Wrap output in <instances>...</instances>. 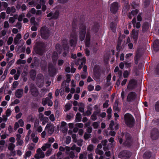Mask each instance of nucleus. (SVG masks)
Here are the masks:
<instances>
[{"label":"nucleus","mask_w":159,"mask_h":159,"mask_svg":"<svg viewBox=\"0 0 159 159\" xmlns=\"http://www.w3.org/2000/svg\"><path fill=\"white\" fill-rule=\"evenodd\" d=\"M125 120L127 126L131 127L134 122V119L133 116L129 114H126L125 115Z\"/></svg>","instance_id":"f257e3e1"},{"label":"nucleus","mask_w":159,"mask_h":159,"mask_svg":"<svg viewBox=\"0 0 159 159\" xmlns=\"http://www.w3.org/2000/svg\"><path fill=\"white\" fill-rule=\"evenodd\" d=\"M50 31L46 27H42L40 30V34L42 38L44 39H47L50 35Z\"/></svg>","instance_id":"f03ea898"},{"label":"nucleus","mask_w":159,"mask_h":159,"mask_svg":"<svg viewBox=\"0 0 159 159\" xmlns=\"http://www.w3.org/2000/svg\"><path fill=\"white\" fill-rule=\"evenodd\" d=\"M77 59L78 62H75V64L76 65H78L79 64V62L80 61L81 62V65L78 67V69L80 70L82 66H84V63L85 62L86 59L85 57L82 55V54L80 52L78 53L77 54Z\"/></svg>","instance_id":"7ed1b4c3"},{"label":"nucleus","mask_w":159,"mask_h":159,"mask_svg":"<svg viewBox=\"0 0 159 159\" xmlns=\"http://www.w3.org/2000/svg\"><path fill=\"white\" fill-rule=\"evenodd\" d=\"M48 97H47L45 98H43L42 101V104L45 106L47 104L49 106L51 107L52 106L53 103L50 99L52 98V93H49L48 95Z\"/></svg>","instance_id":"20e7f679"},{"label":"nucleus","mask_w":159,"mask_h":159,"mask_svg":"<svg viewBox=\"0 0 159 159\" xmlns=\"http://www.w3.org/2000/svg\"><path fill=\"white\" fill-rule=\"evenodd\" d=\"M86 28L84 25H82L80 27L79 38L81 41L84 39L85 34Z\"/></svg>","instance_id":"39448f33"},{"label":"nucleus","mask_w":159,"mask_h":159,"mask_svg":"<svg viewBox=\"0 0 159 159\" xmlns=\"http://www.w3.org/2000/svg\"><path fill=\"white\" fill-rule=\"evenodd\" d=\"M45 130L48 134H52L54 131L53 125L51 123L47 124L45 128Z\"/></svg>","instance_id":"423d86ee"},{"label":"nucleus","mask_w":159,"mask_h":159,"mask_svg":"<svg viewBox=\"0 0 159 159\" xmlns=\"http://www.w3.org/2000/svg\"><path fill=\"white\" fill-rule=\"evenodd\" d=\"M45 157V154L43 152L40 148L37 149L36 151V153L35 155V158L36 159H39L40 158H43Z\"/></svg>","instance_id":"0eeeda50"},{"label":"nucleus","mask_w":159,"mask_h":159,"mask_svg":"<svg viewBox=\"0 0 159 159\" xmlns=\"http://www.w3.org/2000/svg\"><path fill=\"white\" fill-rule=\"evenodd\" d=\"M65 149L67 151H69L70 150H75L77 152H80L81 148L79 147H77L75 144H73L71 148L68 147H65Z\"/></svg>","instance_id":"6e6552de"},{"label":"nucleus","mask_w":159,"mask_h":159,"mask_svg":"<svg viewBox=\"0 0 159 159\" xmlns=\"http://www.w3.org/2000/svg\"><path fill=\"white\" fill-rule=\"evenodd\" d=\"M131 156V153L127 151H124L120 152L119 155V157H125V158H129Z\"/></svg>","instance_id":"1a4fd4ad"},{"label":"nucleus","mask_w":159,"mask_h":159,"mask_svg":"<svg viewBox=\"0 0 159 159\" xmlns=\"http://www.w3.org/2000/svg\"><path fill=\"white\" fill-rule=\"evenodd\" d=\"M118 4L116 2L113 3L111 5V11L112 13H116L118 9Z\"/></svg>","instance_id":"9d476101"},{"label":"nucleus","mask_w":159,"mask_h":159,"mask_svg":"<svg viewBox=\"0 0 159 159\" xmlns=\"http://www.w3.org/2000/svg\"><path fill=\"white\" fill-rule=\"evenodd\" d=\"M48 71L49 74L51 76H53L56 73V68L51 64L49 65Z\"/></svg>","instance_id":"9b49d317"},{"label":"nucleus","mask_w":159,"mask_h":159,"mask_svg":"<svg viewBox=\"0 0 159 159\" xmlns=\"http://www.w3.org/2000/svg\"><path fill=\"white\" fill-rule=\"evenodd\" d=\"M71 39L70 41V44L71 46H73L74 47H75V46L76 43L77 36L75 35H73L72 34L71 35Z\"/></svg>","instance_id":"f8f14e48"},{"label":"nucleus","mask_w":159,"mask_h":159,"mask_svg":"<svg viewBox=\"0 0 159 159\" xmlns=\"http://www.w3.org/2000/svg\"><path fill=\"white\" fill-rule=\"evenodd\" d=\"M24 125V123L23 120L22 119H20L19 120L18 122H16L15 123L14 125V129L16 130L18 128L19 126L23 127Z\"/></svg>","instance_id":"ddd939ff"},{"label":"nucleus","mask_w":159,"mask_h":159,"mask_svg":"<svg viewBox=\"0 0 159 159\" xmlns=\"http://www.w3.org/2000/svg\"><path fill=\"white\" fill-rule=\"evenodd\" d=\"M138 30H135L134 29L132 31V36L134 39L135 42H136L137 40L138 36Z\"/></svg>","instance_id":"4468645a"},{"label":"nucleus","mask_w":159,"mask_h":159,"mask_svg":"<svg viewBox=\"0 0 159 159\" xmlns=\"http://www.w3.org/2000/svg\"><path fill=\"white\" fill-rule=\"evenodd\" d=\"M32 95L34 96L38 95L39 93L36 88L34 86H32L30 90Z\"/></svg>","instance_id":"2eb2a0df"},{"label":"nucleus","mask_w":159,"mask_h":159,"mask_svg":"<svg viewBox=\"0 0 159 159\" xmlns=\"http://www.w3.org/2000/svg\"><path fill=\"white\" fill-rule=\"evenodd\" d=\"M153 46L155 51H157L159 50V40L158 39H156L154 41Z\"/></svg>","instance_id":"dca6fc26"},{"label":"nucleus","mask_w":159,"mask_h":159,"mask_svg":"<svg viewBox=\"0 0 159 159\" xmlns=\"http://www.w3.org/2000/svg\"><path fill=\"white\" fill-rule=\"evenodd\" d=\"M135 98V94L134 92H132L130 93L128 95L127 100L128 101H131L134 100Z\"/></svg>","instance_id":"f3484780"},{"label":"nucleus","mask_w":159,"mask_h":159,"mask_svg":"<svg viewBox=\"0 0 159 159\" xmlns=\"http://www.w3.org/2000/svg\"><path fill=\"white\" fill-rule=\"evenodd\" d=\"M159 132L158 130L156 129L152 131L151 134L152 138L154 139H156L158 138Z\"/></svg>","instance_id":"a211bd4d"},{"label":"nucleus","mask_w":159,"mask_h":159,"mask_svg":"<svg viewBox=\"0 0 159 159\" xmlns=\"http://www.w3.org/2000/svg\"><path fill=\"white\" fill-rule=\"evenodd\" d=\"M66 123L64 121L62 122L61 124V128L62 132L65 133L67 131V128L66 126Z\"/></svg>","instance_id":"6ab92c4d"},{"label":"nucleus","mask_w":159,"mask_h":159,"mask_svg":"<svg viewBox=\"0 0 159 159\" xmlns=\"http://www.w3.org/2000/svg\"><path fill=\"white\" fill-rule=\"evenodd\" d=\"M39 117L40 119L42 120L43 121L42 124L43 125H45L48 121V118L47 117H44V116L41 114H39Z\"/></svg>","instance_id":"aec40b11"},{"label":"nucleus","mask_w":159,"mask_h":159,"mask_svg":"<svg viewBox=\"0 0 159 159\" xmlns=\"http://www.w3.org/2000/svg\"><path fill=\"white\" fill-rule=\"evenodd\" d=\"M21 38V34L19 33L17 34L14 39V42L15 44H16L19 43V40Z\"/></svg>","instance_id":"412c9836"},{"label":"nucleus","mask_w":159,"mask_h":159,"mask_svg":"<svg viewBox=\"0 0 159 159\" xmlns=\"http://www.w3.org/2000/svg\"><path fill=\"white\" fill-rule=\"evenodd\" d=\"M52 60L54 65L56 64V61L58 58V55L57 52H54L52 55Z\"/></svg>","instance_id":"4be33fe9"},{"label":"nucleus","mask_w":159,"mask_h":159,"mask_svg":"<svg viewBox=\"0 0 159 159\" xmlns=\"http://www.w3.org/2000/svg\"><path fill=\"white\" fill-rule=\"evenodd\" d=\"M23 93V90L22 89H17L16 91V96L18 98H20L22 96Z\"/></svg>","instance_id":"5701e85b"},{"label":"nucleus","mask_w":159,"mask_h":159,"mask_svg":"<svg viewBox=\"0 0 159 159\" xmlns=\"http://www.w3.org/2000/svg\"><path fill=\"white\" fill-rule=\"evenodd\" d=\"M125 137L126 139V141L125 142V144L126 145H128L129 142L128 141H129L130 138V134L128 133H126L123 135V137Z\"/></svg>","instance_id":"b1692460"},{"label":"nucleus","mask_w":159,"mask_h":159,"mask_svg":"<svg viewBox=\"0 0 159 159\" xmlns=\"http://www.w3.org/2000/svg\"><path fill=\"white\" fill-rule=\"evenodd\" d=\"M90 39V35L88 33H87L86 37V46L87 47L89 46V41Z\"/></svg>","instance_id":"393cba45"},{"label":"nucleus","mask_w":159,"mask_h":159,"mask_svg":"<svg viewBox=\"0 0 159 159\" xmlns=\"http://www.w3.org/2000/svg\"><path fill=\"white\" fill-rule=\"evenodd\" d=\"M135 21L136 19L135 18H134L132 21L134 26V27H136L137 29H139L140 28V22H139L135 23Z\"/></svg>","instance_id":"a878e982"},{"label":"nucleus","mask_w":159,"mask_h":159,"mask_svg":"<svg viewBox=\"0 0 159 159\" xmlns=\"http://www.w3.org/2000/svg\"><path fill=\"white\" fill-rule=\"evenodd\" d=\"M99 113L98 111H96L94 112L93 114L91 116V119L93 120H96L97 119V116Z\"/></svg>","instance_id":"bb28decb"},{"label":"nucleus","mask_w":159,"mask_h":159,"mask_svg":"<svg viewBox=\"0 0 159 159\" xmlns=\"http://www.w3.org/2000/svg\"><path fill=\"white\" fill-rule=\"evenodd\" d=\"M51 146V144L48 143L45 144L43 146H42L41 148L43 150L45 151L46 150L47 148H49Z\"/></svg>","instance_id":"cd10ccee"},{"label":"nucleus","mask_w":159,"mask_h":159,"mask_svg":"<svg viewBox=\"0 0 159 159\" xmlns=\"http://www.w3.org/2000/svg\"><path fill=\"white\" fill-rule=\"evenodd\" d=\"M79 106V111L81 112H84V109L85 107L84 104L83 103H80Z\"/></svg>","instance_id":"c85d7f7f"},{"label":"nucleus","mask_w":159,"mask_h":159,"mask_svg":"<svg viewBox=\"0 0 159 159\" xmlns=\"http://www.w3.org/2000/svg\"><path fill=\"white\" fill-rule=\"evenodd\" d=\"M82 117L81 114L79 113H77L76 115V117L75 120L76 122H79L81 121Z\"/></svg>","instance_id":"c756f323"},{"label":"nucleus","mask_w":159,"mask_h":159,"mask_svg":"<svg viewBox=\"0 0 159 159\" xmlns=\"http://www.w3.org/2000/svg\"><path fill=\"white\" fill-rule=\"evenodd\" d=\"M116 24V22H112L111 24V29L113 32H115L116 31L115 26Z\"/></svg>","instance_id":"7c9ffc66"},{"label":"nucleus","mask_w":159,"mask_h":159,"mask_svg":"<svg viewBox=\"0 0 159 159\" xmlns=\"http://www.w3.org/2000/svg\"><path fill=\"white\" fill-rule=\"evenodd\" d=\"M72 105L69 103H67L65 106L64 111H66L69 110L71 106Z\"/></svg>","instance_id":"2f4dec72"},{"label":"nucleus","mask_w":159,"mask_h":159,"mask_svg":"<svg viewBox=\"0 0 159 159\" xmlns=\"http://www.w3.org/2000/svg\"><path fill=\"white\" fill-rule=\"evenodd\" d=\"M56 50L60 54L61 53V49L60 48V45L59 44H57L56 45Z\"/></svg>","instance_id":"473e14b6"},{"label":"nucleus","mask_w":159,"mask_h":159,"mask_svg":"<svg viewBox=\"0 0 159 159\" xmlns=\"http://www.w3.org/2000/svg\"><path fill=\"white\" fill-rule=\"evenodd\" d=\"M149 28V24L147 22L144 23L143 25V30H146Z\"/></svg>","instance_id":"72a5a7b5"},{"label":"nucleus","mask_w":159,"mask_h":159,"mask_svg":"<svg viewBox=\"0 0 159 159\" xmlns=\"http://www.w3.org/2000/svg\"><path fill=\"white\" fill-rule=\"evenodd\" d=\"M151 156V154L150 152H147L144 153L143 155V157L146 159H148Z\"/></svg>","instance_id":"f704fd0d"},{"label":"nucleus","mask_w":159,"mask_h":159,"mask_svg":"<svg viewBox=\"0 0 159 159\" xmlns=\"http://www.w3.org/2000/svg\"><path fill=\"white\" fill-rule=\"evenodd\" d=\"M30 75L31 77L33 79H34L36 76L35 71L34 70H32L30 72Z\"/></svg>","instance_id":"c9c22d12"},{"label":"nucleus","mask_w":159,"mask_h":159,"mask_svg":"<svg viewBox=\"0 0 159 159\" xmlns=\"http://www.w3.org/2000/svg\"><path fill=\"white\" fill-rule=\"evenodd\" d=\"M7 32V30H2L1 31L0 30V38L2 36H5Z\"/></svg>","instance_id":"e433bc0d"},{"label":"nucleus","mask_w":159,"mask_h":159,"mask_svg":"<svg viewBox=\"0 0 159 159\" xmlns=\"http://www.w3.org/2000/svg\"><path fill=\"white\" fill-rule=\"evenodd\" d=\"M30 23L33 25H38V23L35 21V18L34 17H31L30 19Z\"/></svg>","instance_id":"4c0bfd02"},{"label":"nucleus","mask_w":159,"mask_h":159,"mask_svg":"<svg viewBox=\"0 0 159 159\" xmlns=\"http://www.w3.org/2000/svg\"><path fill=\"white\" fill-rule=\"evenodd\" d=\"M15 147V146L14 144L12 143H10L9 145L8 148L9 150L12 151L14 149Z\"/></svg>","instance_id":"58836bf2"},{"label":"nucleus","mask_w":159,"mask_h":159,"mask_svg":"<svg viewBox=\"0 0 159 159\" xmlns=\"http://www.w3.org/2000/svg\"><path fill=\"white\" fill-rule=\"evenodd\" d=\"M20 74V71L18 70L17 73L14 75V77L15 80H16L18 79Z\"/></svg>","instance_id":"ea45409f"},{"label":"nucleus","mask_w":159,"mask_h":159,"mask_svg":"<svg viewBox=\"0 0 159 159\" xmlns=\"http://www.w3.org/2000/svg\"><path fill=\"white\" fill-rule=\"evenodd\" d=\"M94 147L92 144L89 145L87 147V150L89 152H92L94 149Z\"/></svg>","instance_id":"a19ab883"},{"label":"nucleus","mask_w":159,"mask_h":159,"mask_svg":"<svg viewBox=\"0 0 159 159\" xmlns=\"http://www.w3.org/2000/svg\"><path fill=\"white\" fill-rule=\"evenodd\" d=\"M31 155V152L30 151H29L26 152L24 155V158L26 159L27 157H30Z\"/></svg>","instance_id":"79ce46f5"},{"label":"nucleus","mask_w":159,"mask_h":159,"mask_svg":"<svg viewBox=\"0 0 159 159\" xmlns=\"http://www.w3.org/2000/svg\"><path fill=\"white\" fill-rule=\"evenodd\" d=\"M34 146L35 145L33 143H31L28 145V147L29 150H33L34 149Z\"/></svg>","instance_id":"37998d69"},{"label":"nucleus","mask_w":159,"mask_h":159,"mask_svg":"<svg viewBox=\"0 0 159 159\" xmlns=\"http://www.w3.org/2000/svg\"><path fill=\"white\" fill-rule=\"evenodd\" d=\"M95 152L97 154H98L100 155H102L103 154V152L99 149L96 148L95 150Z\"/></svg>","instance_id":"c03bdc74"},{"label":"nucleus","mask_w":159,"mask_h":159,"mask_svg":"<svg viewBox=\"0 0 159 159\" xmlns=\"http://www.w3.org/2000/svg\"><path fill=\"white\" fill-rule=\"evenodd\" d=\"M18 84L19 83L17 81H14L13 84L12 90H14Z\"/></svg>","instance_id":"a18cd8bd"},{"label":"nucleus","mask_w":159,"mask_h":159,"mask_svg":"<svg viewBox=\"0 0 159 159\" xmlns=\"http://www.w3.org/2000/svg\"><path fill=\"white\" fill-rule=\"evenodd\" d=\"M13 40V38L12 37H10L7 40V43L8 45L11 44Z\"/></svg>","instance_id":"49530a36"},{"label":"nucleus","mask_w":159,"mask_h":159,"mask_svg":"<svg viewBox=\"0 0 159 159\" xmlns=\"http://www.w3.org/2000/svg\"><path fill=\"white\" fill-rule=\"evenodd\" d=\"M25 16V13H23L21 14L20 15L18 18V20L19 21H21L23 17H24Z\"/></svg>","instance_id":"de8ad7c7"},{"label":"nucleus","mask_w":159,"mask_h":159,"mask_svg":"<svg viewBox=\"0 0 159 159\" xmlns=\"http://www.w3.org/2000/svg\"><path fill=\"white\" fill-rule=\"evenodd\" d=\"M155 109L157 111L159 112V101L157 102L156 103Z\"/></svg>","instance_id":"09e8293b"},{"label":"nucleus","mask_w":159,"mask_h":159,"mask_svg":"<svg viewBox=\"0 0 159 159\" xmlns=\"http://www.w3.org/2000/svg\"><path fill=\"white\" fill-rule=\"evenodd\" d=\"M26 63V61L25 60H21L19 59L17 61V63L19 64H24Z\"/></svg>","instance_id":"8fccbe9b"},{"label":"nucleus","mask_w":159,"mask_h":159,"mask_svg":"<svg viewBox=\"0 0 159 159\" xmlns=\"http://www.w3.org/2000/svg\"><path fill=\"white\" fill-rule=\"evenodd\" d=\"M23 141L21 139L17 140L16 144L17 146L21 145L23 143Z\"/></svg>","instance_id":"3c124183"},{"label":"nucleus","mask_w":159,"mask_h":159,"mask_svg":"<svg viewBox=\"0 0 159 159\" xmlns=\"http://www.w3.org/2000/svg\"><path fill=\"white\" fill-rule=\"evenodd\" d=\"M88 75L87 72H83L81 75V77L82 79L85 78Z\"/></svg>","instance_id":"603ef678"},{"label":"nucleus","mask_w":159,"mask_h":159,"mask_svg":"<svg viewBox=\"0 0 159 159\" xmlns=\"http://www.w3.org/2000/svg\"><path fill=\"white\" fill-rule=\"evenodd\" d=\"M93 126L94 129H96L99 126V123L97 122H94L93 124Z\"/></svg>","instance_id":"864d4df0"},{"label":"nucleus","mask_w":159,"mask_h":159,"mask_svg":"<svg viewBox=\"0 0 159 159\" xmlns=\"http://www.w3.org/2000/svg\"><path fill=\"white\" fill-rule=\"evenodd\" d=\"M52 152V149H49L48 150L46 153V155L47 156H49L51 154Z\"/></svg>","instance_id":"5fc2aeb1"},{"label":"nucleus","mask_w":159,"mask_h":159,"mask_svg":"<svg viewBox=\"0 0 159 159\" xmlns=\"http://www.w3.org/2000/svg\"><path fill=\"white\" fill-rule=\"evenodd\" d=\"M129 72L127 71L126 70L123 73V76L124 78H127L128 77L129 75Z\"/></svg>","instance_id":"6e6d98bb"},{"label":"nucleus","mask_w":159,"mask_h":159,"mask_svg":"<svg viewBox=\"0 0 159 159\" xmlns=\"http://www.w3.org/2000/svg\"><path fill=\"white\" fill-rule=\"evenodd\" d=\"M37 2H35L34 0H32L31 2H29V4L30 6H35Z\"/></svg>","instance_id":"4d7b16f0"},{"label":"nucleus","mask_w":159,"mask_h":159,"mask_svg":"<svg viewBox=\"0 0 159 159\" xmlns=\"http://www.w3.org/2000/svg\"><path fill=\"white\" fill-rule=\"evenodd\" d=\"M138 12V10L137 9H135L131 11V14L133 15V16L136 15Z\"/></svg>","instance_id":"13d9d810"},{"label":"nucleus","mask_w":159,"mask_h":159,"mask_svg":"<svg viewBox=\"0 0 159 159\" xmlns=\"http://www.w3.org/2000/svg\"><path fill=\"white\" fill-rule=\"evenodd\" d=\"M38 25H34L31 28V30L32 31H36L37 30V26Z\"/></svg>","instance_id":"bf43d9fd"},{"label":"nucleus","mask_w":159,"mask_h":159,"mask_svg":"<svg viewBox=\"0 0 159 159\" xmlns=\"http://www.w3.org/2000/svg\"><path fill=\"white\" fill-rule=\"evenodd\" d=\"M83 142V140L82 139L79 140L77 141L76 142L78 145L80 146H81L82 145Z\"/></svg>","instance_id":"052dcab7"},{"label":"nucleus","mask_w":159,"mask_h":159,"mask_svg":"<svg viewBox=\"0 0 159 159\" xmlns=\"http://www.w3.org/2000/svg\"><path fill=\"white\" fill-rule=\"evenodd\" d=\"M69 155L70 157L71 158H73L75 157V154L73 152L71 151L70 152Z\"/></svg>","instance_id":"680f3d73"},{"label":"nucleus","mask_w":159,"mask_h":159,"mask_svg":"<svg viewBox=\"0 0 159 159\" xmlns=\"http://www.w3.org/2000/svg\"><path fill=\"white\" fill-rule=\"evenodd\" d=\"M54 141L55 139L54 138H49L48 139V143L50 144H51L54 142Z\"/></svg>","instance_id":"e2e57ef3"},{"label":"nucleus","mask_w":159,"mask_h":159,"mask_svg":"<svg viewBox=\"0 0 159 159\" xmlns=\"http://www.w3.org/2000/svg\"><path fill=\"white\" fill-rule=\"evenodd\" d=\"M88 88L89 90L90 91H91L93 90L94 89V87L92 85H89L88 86Z\"/></svg>","instance_id":"0e129e2a"},{"label":"nucleus","mask_w":159,"mask_h":159,"mask_svg":"<svg viewBox=\"0 0 159 159\" xmlns=\"http://www.w3.org/2000/svg\"><path fill=\"white\" fill-rule=\"evenodd\" d=\"M133 55L132 53L127 54L125 56V58L127 59H129L131 58Z\"/></svg>","instance_id":"69168bd1"},{"label":"nucleus","mask_w":159,"mask_h":159,"mask_svg":"<svg viewBox=\"0 0 159 159\" xmlns=\"http://www.w3.org/2000/svg\"><path fill=\"white\" fill-rule=\"evenodd\" d=\"M49 118L50 120L52 121H53L55 120V117L53 114H51L49 117Z\"/></svg>","instance_id":"338daca9"},{"label":"nucleus","mask_w":159,"mask_h":159,"mask_svg":"<svg viewBox=\"0 0 159 159\" xmlns=\"http://www.w3.org/2000/svg\"><path fill=\"white\" fill-rule=\"evenodd\" d=\"M71 141V138L70 136H67L66 138V143L67 144H69Z\"/></svg>","instance_id":"774afa93"}]
</instances>
